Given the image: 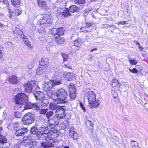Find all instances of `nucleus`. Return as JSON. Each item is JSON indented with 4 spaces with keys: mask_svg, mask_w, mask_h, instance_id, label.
<instances>
[{
    "mask_svg": "<svg viewBox=\"0 0 148 148\" xmlns=\"http://www.w3.org/2000/svg\"><path fill=\"white\" fill-rule=\"evenodd\" d=\"M13 11L17 17L19 15L22 13L21 11L18 9H16Z\"/></svg>",
    "mask_w": 148,
    "mask_h": 148,
    "instance_id": "39",
    "label": "nucleus"
},
{
    "mask_svg": "<svg viewBox=\"0 0 148 148\" xmlns=\"http://www.w3.org/2000/svg\"><path fill=\"white\" fill-rule=\"evenodd\" d=\"M78 8L75 5H73L71 6L69 8V12L70 13V15H71V13H73L75 12H77L78 11Z\"/></svg>",
    "mask_w": 148,
    "mask_h": 148,
    "instance_id": "22",
    "label": "nucleus"
},
{
    "mask_svg": "<svg viewBox=\"0 0 148 148\" xmlns=\"http://www.w3.org/2000/svg\"><path fill=\"white\" fill-rule=\"evenodd\" d=\"M139 49L140 51H142L143 49V48L140 45L139 46Z\"/></svg>",
    "mask_w": 148,
    "mask_h": 148,
    "instance_id": "64",
    "label": "nucleus"
},
{
    "mask_svg": "<svg viewBox=\"0 0 148 148\" xmlns=\"http://www.w3.org/2000/svg\"><path fill=\"white\" fill-rule=\"evenodd\" d=\"M7 143V139L5 137L3 136H0V145H1L3 147V145H5Z\"/></svg>",
    "mask_w": 148,
    "mask_h": 148,
    "instance_id": "23",
    "label": "nucleus"
},
{
    "mask_svg": "<svg viewBox=\"0 0 148 148\" xmlns=\"http://www.w3.org/2000/svg\"><path fill=\"white\" fill-rule=\"evenodd\" d=\"M8 80L10 83L13 84H16L18 82V80L17 77L14 75L10 77L8 79Z\"/></svg>",
    "mask_w": 148,
    "mask_h": 148,
    "instance_id": "20",
    "label": "nucleus"
},
{
    "mask_svg": "<svg viewBox=\"0 0 148 148\" xmlns=\"http://www.w3.org/2000/svg\"><path fill=\"white\" fill-rule=\"evenodd\" d=\"M24 145L28 147V148H34L35 147L32 145V142H25Z\"/></svg>",
    "mask_w": 148,
    "mask_h": 148,
    "instance_id": "36",
    "label": "nucleus"
},
{
    "mask_svg": "<svg viewBox=\"0 0 148 148\" xmlns=\"http://www.w3.org/2000/svg\"><path fill=\"white\" fill-rule=\"evenodd\" d=\"M80 106L81 107L82 109L83 110L84 112H86V109H85V107H84V106L83 104L81 102L80 103Z\"/></svg>",
    "mask_w": 148,
    "mask_h": 148,
    "instance_id": "53",
    "label": "nucleus"
},
{
    "mask_svg": "<svg viewBox=\"0 0 148 148\" xmlns=\"http://www.w3.org/2000/svg\"><path fill=\"white\" fill-rule=\"evenodd\" d=\"M48 123L49 126L51 127H53L58 124V120L55 118L49 120Z\"/></svg>",
    "mask_w": 148,
    "mask_h": 148,
    "instance_id": "14",
    "label": "nucleus"
},
{
    "mask_svg": "<svg viewBox=\"0 0 148 148\" xmlns=\"http://www.w3.org/2000/svg\"><path fill=\"white\" fill-rule=\"evenodd\" d=\"M47 18V17L46 15L43 16L42 19H40V24H46Z\"/></svg>",
    "mask_w": 148,
    "mask_h": 148,
    "instance_id": "38",
    "label": "nucleus"
},
{
    "mask_svg": "<svg viewBox=\"0 0 148 148\" xmlns=\"http://www.w3.org/2000/svg\"><path fill=\"white\" fill-rule=\"evenodd\" d=\"M62 56L63 58L64 61H67L68 58V55L65 53H62Z\"/></svg>",
    "mask_w": 148,
    "mask_h": 148,
    "instance_id": "47",
    "label": "nucleus"
},
{
    "mask_svg": "<svg viewBox=\"0 0 148 148\" xmlns=\"http://www.w3.org/2000/svg\"><path fill=\"white\" fill-rule=\"evenodd\" d=\"M84 28H82V27L81 29V30L82 32H85V33H86L88 32H91V30H90L89 31H88L87 30H84V31H82L83 29H84Z\"/></svg>",
    "mask_w": 148,
    "mask_h": 148,
    "instance_id": "57",
    "label": "nucleus"
},
{
    "mask_svg": "<svg viewBox=\"0 0 148 148\" xmlns=\"http://www.w3.org/2000/svg\"><path fill=\"white\" fill-rule=\"evenodd\" d=\"M23 105H24V110L32 109L33 110H36L37 111L40 110V108L37 103H32L28 102V101L27 102L24 103Z\"/></svg>",
    "mask_w": 148,
    "mask_h": 148,
    "instance_id": "6",
    "label": "nucleus"
},
{
    "mask_svg": "<svg viewBox=\"0 0 148 148\" xmlns=\"http://www.w3.org/2000/svg\"><path fill=\"white\" fill-rule=\"evenodd\" d=\"M64 66L65 68H67L68 69H71V67L68 64H64Z\"/></svg>",
    "mask_w": 148,
    "mask_h": 148,
    "instance_id": "59",
    "label": "nucleus"
},
{
    "mask_svg": "<svg viewBox=\"0 0 148 148\" xmlns=\"http://www.w3.org/2000/svg\"><path fill=\"white\" fill-rule=\"evenodd\" d=\"M97 48H94L93 49H91L90 51L91 52H92V51H97Z\"/></svg>",
    "mask_w": 148,
    "mask_h": 148,
    "instance_id": "63",
    "label": "nucleus"
},
{
    "mask_svg": "<svg viewBox=\"0 0 148 148\" xmlns=\"http://www.w3.org/2000/svg\"><path fill=\"white\" fill-rule=\"evenodd\" d=\"M57 36L56 35L54 36L55 39V42H57L59 44H62L65 41V39L60 36Z\"/></svg>",
    "mask_w": 148,
    "mask_h": 148,
    "instance_id": "19",
    "label": "nucleus"
},
{
    "mask_svg": "<svg viewBox=\"0 0 148 148\" xmlns=\"http://www.w3.org/2000/svg\"><path fill=\"white\" fill-rule=\"evenodd\" d=\"M14 100L16 103L14 108L17 109L21 108L22 106L27 102L28 97L25 93H18L15 97Z\"/></svg>",
    "mask_w": 148,
    "mask_h": 148,
    "instance_id": "3",
    "label": "nucleus"
},
{
    "mask_svg": "<svg viewBox=\"0 0 148 148\" xmlns=\"http://www.w3.org/2000/svg\"><path fill=\"white\" fill-rule=\"evenodd\" d=\"M70 96L72 98H74L76 96V89L73 84H71L70 85L69 89Z\"/></svg>",
    "mask_w": 148,
    "mask_h": 148,
    "instance_id": "11",
    "label": "nucleus"
},
{
    "mask_svg": "<svg viewBox=\"0 0 148 148\" xmlns=\"http://www.w3.org/2000/svg\"><path fill=\"white\" fill-rule=\"evenodd\" d=\"M82 42V39L80 38H78L74 41V45L77 47H80Z\"/></svg>",
    "mask_w": 148,
    "mask_h": 148,
    "instance_id": "27",
    "label": "nucleus"
},
{
    "mask_svg": "<svg viewBox=\"0 0 148 148\" xmlns=\"http://www.w3.org/2000/svg\"><path fill=\"white\" fill-rule=\"evenodd\" d=\"M68 97L67 92L63 88L57 89L54 93L52 99L57 104L66 103Z\"/></svg>",
    "mask_w": 148,
    "mask_h": 148,
    "instance_id": "1",
    "label": "nucleus"
},
{
    "mask_svg": "<svg viewBox=\"0 0 148 148\" xmlns=\"http://www.w3.org/2000/svg\"><path fill=\"white\" fill-rule=\"evenodd\" d=\"M75 1L76 3L82 4H84L86 2L85 0H75Z\"/></svg>",
    "mask_w": 148,
    "mask_h": 148,
    "instance_id": "42",
    "label": "nucleus"
},
{
    "mask_svg": "<svg viewBox=\"0 0 148 148\" xmlns=\"http://www.w3.org/2000/svg\"><path fill=\"white\" fill-rule=\"evenodd\" d=\"M12 4L14 6L17 7L21 4L20 0H11Z\"/></svg>",
    "mask_w": 148,
    "mask_h": 148,
    "instance_id": "31",
    "label": "nucleus"
},
{
    "mask_svg": "<svg viewBox=\"0 0 148 148\" xmlns=\"http://www.w3.org/2000/svg\"><path fill=\"white\" fill-rule=\"evenodd\" d=\"M84 97L88 99L89 105L91 108H97L99 106L100 101L96 99V96L94 91H91L86 93Z\"/></svg>",
    "mask_w": 148,
    "mask_h": 148,
    "instance_id": "2",
    "label": "nucleus"
},
{
    "mask_svg": "<svg viewBox=\"0 0 148 148\" xmlns=\"http://www.w3.org/2000/svg\"><path fill=\"white\" fill-rule=\"evenodd\" d=\"M74 77V74L73 73H68L66 75V77L68 79V80H70L73 79Z\"/></svg>",
    "mask_w": 148,
    "mask_h": 148,
    "instance_id": "33",
    "label": "nucleus"
},
{
    "mask_svg": "<svg viewBox=\"0 0 148 148\" xmlns=\"http://www.w3.org/2000/svg\"><path fill=\"white\" fill-rule=\"evenodd\" d=\"M104 26L105 27V28H108L109 27H113V28L114 27H116V26H114V25L111 26L110 25H107V24L105 25Z\"/></svg>",
    "mask_w": 148,
    "mask_h": 148,
    "instance_id": "58",
    "label": "nucleus"
},
{
    "mask_svg": "<svg viewBox=\"0 0 148 148\" xmlns=\"http://www.w3.org/2000/svg\"><path fill=\"white\" fill-rule=\"evenodd\" d=\"M9 14L7 16L9 17L10 19H11L12 18H15L17 17L13 11H11L10 10H9Z\"/></svg>",
    "mask_w": 148,
    "mask_h": 148,
    "instance_id": "34",
    "label": "nucleus"
},
{
    "mask_svg": "<svg viewBox=\"0 0 148 148\" xmlns=\"http://www.w3.org/2000/svg\"><path fill=\"white\" fill-rule=\"evenodd\" d=\"M51 88H53V87L51 82H50L47 83L45 84V86L44 87V89L45 91L47 92Z\"/></svg>",
    "mask_w": 148,
    "mask_h": 148,
    "instance_id": "28",
    "label": "nucleus"
},
{
    "mask_svg": "<svg viewBox=\"0 0 148 148\" xmlns=\"http://www.w3.org/2000/svg\"><path fill=\"white\" fill-rule=\"evenodd\" d=\"M74 129L73 127H71L69 131L71 132H75V131H74Z\"/></svg>",
    "mask_w": 148,
    "mask_h": 148,
    "instance_id": "61",
    "label": "nucleus"
},
{
    "mask_svg": "<svg viewBox=\"0 0 148 148\" xmlns=\"http://www.w3.org/2000/svg\"><path fill=\"white\" fill-rule=\"evenodd\" d=\"M14 115L16 118H20L21 116V113L19 112H14Z\"/></svg>",
    "mask_w": 148,
    "mask_h": 148,
    "instance_id": "45",
    "label": "nucleus"
},
{
    "mask_svg": "<svg viewBox=\"0 0 148 148\" xmlns=\"http://www.w3.org/2000/svg\"><path fill=\"white\" fill-rule=\"evenodd\" d=\"M48 109H41L40 111V113L43 114H45L47 111Z\"/></svg>",
    "mask_w": 148,
    "mask_h": 148,
    "instance_id": "46",
    "label": "nucleus"
},
{
    "mask_svg": "<svg viewBox=\"0 0 148 148\" xmlns=\"http://www.w3.org/2000/svg\"><path fill=\"white\" fill-rule=\"evenodd\" d=\"M129 62L132 65H135L137 63V61L135 59H133L132 58H129Z\"/></svg>",
    "mask_w": 148,
    "mask_h": 148,
    "instance_id": "40",
    "label": "nucleus"
},
{
    "mask_svg": "<svg viewBox=\"0 0 148 148\" xmlns=\"http://www.w3.org/2000/svg\"><path fill=\"white\" fill-rule=\"evenodd\" d=\"M53 114V112L52 111H49L47 112L46 114V116L47 119H49L50 117L52 116Z\"/></svg>",
    "mask_w": 148,
    "mask_h": 148,
    "instance_id": "43",
    "label": "nucleus"
},
{
    "mask_svg": "<svg viewBox=\"0 0 148 148\" xmlns=\"http://www.w3.org/2000/svg\"><path fill=\"white\" fill-rule=\"evenodd\" d=\"M37 3L39 6L45 9H49V7L47 6L46 2L43 0H37Z\"/></svg>",
    "mask_w": 148,
    "mask_h": 148,
    "instance_id": "17",
    "label": "nucleus"
},
{
    "mask_svg": "<svg viewBox=\"0 0 148 148\" xmlns=\"http://www.w3.org/2000/svg\"><path fill=\"white\" fill-rule=\"evenodd\" d=\"M50 141L47 142H42L41 145V146L44 148H47L53 147V145L52 143V141L49 140Z\"/></svg>",
    "mask_w": 148,
    "mask_h": 148,
    "instance_id": "16",
    "label": "nucleus"
},
{
    "mask_svg": "<svg viewBox=\"0 0 148 148\" xmlns=\"http://www.w3.org/2000/svg\"><path fill=\"white\" fill-rule=\"evenodd\" d=\"M40 103L42 108H45L47 106V104H48V101L47 100H42V101L40 102Z\"/></svg>",
    "mask_w": 148,
    "mask_h": 148,
    "instance_id": "35",
    "label": "nucleus"
},
{
    "mask_svg": "<svg viewBox=\"0 0 148 148\" xmlns=\"http://www.w3.org/2000/svg\"><path fill=\"white\" fill-rule=\"evenodd\" d=\"M3 60V55L1 50H0V62H1Z\"/></svg>",
    "mask_w": 148,
    "mask_h": 148,
    "instance_id": "55",
    "label": "nucleus"
},
{
    "mask_svg": "<svg viewBox=\"0 0 148 148\" xmlns=\"http://www.w3.org/2000/svg\"><path fill=\"white\" fill-rule=\"evenodd\" d=\"M59 134L58 132H57L56 133H54V134L50 136L46 137L45 138V140L48 141L49 140H51L53 142V140H52V139L57 138Z\"/></svg>",
    "mask_w": 148,
    "mask_h": 148,
    "instance_id": "24",
    "label": "nucleus"
},
{
    "mask_svg": "<svg viewBox=\"0 0 148 148\" xmlns=\"http://www.w3.org/2000/svg\"><path fill=\"white\" fill-rule=\"evenodd\" d=\"M34 85L33 81H31L27 83L24 86L25 91L28 92H31Z\"/></svg>",
    "mask_w": 148,
    "mask_h": 148,
    "instance_id": "10",
    "label": "nucleus"
},
{
    "mask_svg": "<svg viewBox=\"0 0 148 148\" xmlns=\"http://www.w3.org/2000/svg\"><path fill=\"white\" fill-rule=\"evenodd\" d=\"M93 23L91 22H86L85 23L86 27H92Z\"/></svg>",
    "mask_w": 148,
    "mask_h": 148,
    "instance_id": "44",
    "label": "nucleus"
},
{
    "mask_svg": "<svg viewBox=\"0 0 148 148\" xmlns=\"http://www.w3.org/2000/svg\"><path fill=\"white\" fill-rule=\"evenodd\" d=\"M116 83H118V84L117 85V86L118 87L120 86V84H118V81L116 79H114L113 80V81L112 83V85H113V86L114 85V84Z\"/></svg>",
    "mask_w": 148,
    "mask_h": 148,
    "instance_id": "52",
    "label": "nucleus"
},
{
    "mask_svg": "<svg viewBox=\"0 0 148 148\" xmlns=\"http://www.w3.org/2000/svg\"><path fill=\"white\" fill-rule=\"evenodd\" d=\"M89 121L90 122V124L91 126H93V122H92V121H90L89 120L88 121Z\"/></svg>",
    "mask_w": 148,
    "mask_h": 148,
    "instance_id": "62",
    "label": "nucleus"
},
{
    "mask_svg": "<svg viewBox=\"0 0 148 148\" xmlns=\"http://www.w3.org/2000/svg\"><path fill=\"white\" fill-rule=\"evenodd\" d=\"M28 131L27 129L25 127H21L20 129L16 131L15 135L17 136H23L25 133L27 132Z\"/></svg>",
    "mask_w": 148,
    "mask_h": 148,
    "instance_id": "13",
    "label": "nucleus"
},
{
    "mask_svg": "<svg viewBox=\"0 0 148 148\" xmlns=\"http://www.w3.org/2000/svg\"><path fill=\"white\" fill-rule=\"evenodd\" d=\"M49 129L48 125L46 124L42 125L40 127L38 136L42 138V139L45 140V138L48 135V133L49 132Z\"/></svg>",
    "mask_w": 148,
    "mask_h": 148,
    "instance_id": "4",
    "label": "nucleus"
},
{
    "mask_svg": "<svg viewBox=\"0 0 148 148\" xmlns=\"http://www.w3.org/2000/svg\"><path fill=\"white\" fill-rule=\"evenodd\" d=\"M131 144L132 148L136 147L137 146H138V143L134 140H132L131 142Z\"/></svg>",
    "mask_w": 148,
    "mask_h": 148,
    "instance_id": "37",
    "label": "nucleus"
},
{
    "mask_svg": "<svg viewBox=\"0 0 148 148\" xmlns=\"http://www.w3.org/2000/svg\"><path fill=\"white\" fill-rule=\"evenodd\" d=\"M15 31L16 32V33L19 35L20 36V37L21 36H23L22 34H23V32L20 30L17 27H15Z\"/></svg>",
    "mask_w": 148,
    "mask_h": 148,
    "instance_id": "41",
    "label": "nucleus"
},
{
    "mask_svg": "<svg viewBox=\"0 0 148 148\" xmlns=\"http://www.w3.org/2000/svg\"><path fill=\"white\" fill-rule=\"evenodd\" d=\"M78 137V136L77 133L75 132L72 137L73 138L74 140H77Z\"/></svg>",
    "mask_w": 148,
    "mask_h": 148,
    "instance_id": "48",
    "label": "nucleus"
},
{
    "mask_svg": "<svg viewBox=\"0 0 148 148\" xmlns=\"http://www.w3.org/2000/svg\"><path fill=\"white\" fill-rule=\"evenodd\" d=\"M64 110L61 107V108L59 109L56 112V118L57 120H60L63 119L65 116Z\"/></svg>",
    "mask_w": 148,
    "mask_h": 148,
    "instance_id": "8",
    "label": "nucleus"
},
{
    "mask_svg": "<svg viewBox=\"0 0 148 148\" xmlns=\"http://www.w3.org/2000/svg\"><path fill=\"white\" fill-rule=\"evenodd\" d=\"M75 132H69V135L72 137Z\"/></svg>",
    "mask_w": 148,
    "mask_h": 148,
    "instance_id": "60",
    "label": "nucleus"
},
{
    "mask_svg": "<svg viewBox=\"0 0 148 148\" xmlns=\"http://www.w3.org/2000/svg\"><path fill=\"white\" fill-rule=\"evenodd\" d=\"M33 95L37 100H42L45 97V94L42 92L35 91Z\"/></svg>",
    "mask_w": 148,
    "mask_h": 148,
    "instance_id": "9",
    "label": "nucleus"
},
{
    "mask_svg": "<svg viewBox=\"0 0 148 148\" xmlns=\"http://www.w3.org/2000/svg\"><path fill=\"white\" fill-rule=\"evenodd\" d=\"M52 84L53 88L56 86L58 85L62 84V82L61 81L58 80H53L50 81Z\"/></svg>",
    "mask_w": 148,
    "mask_h": 148,
    "instance_id": "29",
    "label": "nucleus"
},
{
    "mask_svg": "<svg viewBox=\"0 0 148 148\" xmlns=\"http://www.w3.org/2000/svg\"><path fill=\"white\" fill-rule=\"evenodd\" d=\"M46 23L51 24L52 23V21L51 19L47 17V20H46Z\"/></svg>",
    "mask_w": 148,
    "mask_h": 148,
    "instance_id": "51",
    "label": "nucleus"
},
{
    "mask_svg": "<svg viewBox=\"0 0 148 148\" xmlns=\"http://www.w3.org/2000/svg\"><path fill=\"white\" fill-rule=\"evenodd\" d=\"M49 108L51 110H56V112L59 109L61 108V106H58L55 104L50 103L49 105Z\"/></svg>",
    "mask_w": 148,
    "mask_h": 148,
    "instance_id": "25",
    "label": "nucleus"
},
{
    "mask_svg": "<svg viewBox=\"0 0 148 148\" xmlns=\"http://www.w3.org/2000/svg\"><path fill=\"white\" fill-rule=\"evenodd\" d=\"M20 38L24 42L25 44L28 46L29 47L31 46V43L29 41L28 39L24 35H23L20 37Z\"/></svg>",
    "mask_w": 148,
    "mask_h": 148,
    "instance_id": "26",
    "label": "nucleus"
},
{
    "mask_svg": "<svg viewBox=\"0 0 148 148\" xmlns=\"http://www.w3.org/2000/svg\"><path fill=\"white\" fill-rule=\"evenodd\" d=\"M39 64L40 66H45L46 67V69L47 68L48 63V60L47 59H41L39 62Z\"/></svg>",
    "mask_w": 148,
    "mask_h": 148,
    "instance_id": "18",
    "label": "nucleus"
},
{
    "mask_svg": "<svg viewBox=\"0 0 148 148\" xmlns=\"http://www.w3.org/2000/svg\"><path fill=\"white\" fill-rule=\"evenodd\" d=\"M47 44L49 47H52L55 45V41L51 38L49 37L46 40Z\"/></svg>",
    "mask_w": 148,
    "mask_h": 148,
    "instance_id": "21",
    "label": "nucleus"
},
{
    "mask_svg": "<svg viewBox=\"0 0 148 148\" xmlns=\"http://www.w3.org/2000/svg\"><path fill=\"white\" fill-rule=\"evenodd\" d=\"M34 114L32 113L26 114L22 119L24 124L28 125L32 123L34 121Z\"/></svg>",
    "mask_w": 148,
    "mask_h": 148,
    "instance_id": "5",
    "label": "nucleus"
},
{
    "mask_svg": "<svg viewBox=\"0 0 148 148\" xmlns=\"http://www.w3.org/2000/svg\"><path fill=\"white\" fill-rule=\"evenodd\" d=\"M47 92V94L49 97L52 96V97H53L54 95H53V92L52 91L50 90Z\"/></svg>",
    "mask_w": 148,
    "mask_h": 148,
    "instance_id": "50",
    "label": "nucleus"
},
{
    "mask_svg": "<svg viewBox=\"0 0 148 148\" xmlns=\"http://www.w3.org/2000/svg\"><path fill=\"white\" fill-rule=\"evenodd\" d=\"M57 132H58L57 129L51 128L50 130H49V132L48 133L47 137L50 136L54 134V133H56Z\"/></svg>",
    "mask_w": 148,
    "mask_h": 148,
    "instance_id": "32",
    "label": "nucleus"
},
{
    "mask_svg": "<svg viewBox=\"0 0 148 148\" xmlns=\"http://www.w3.org/2000/svg\"><path fill=\"white\" fill-rule=\"evenodd\" d=\"M38 32L39 33H41V34H45L46 32L45 30V29H44V30H38Z\"/></svg>",
    "mask_w": 148,
    "mask_h": 148,
    "instance_id": "54",
    "label": "nucleus"
},
{
    "mask_svg": "<svg viewBox=\"0 0 148 148\" xmlns=\"http://www.w3.org/2000/svg\"><path fill=\"white\" fill-rule=\"evenodd\" d=\"M31 133L34 134H36L38 136L39 131L37 127H34L31 128Z\"/></svg>",
    "mask_w": 148,
    "mask_h": 148,
    "instance_id": "30",
    "label": "nucleus"
},
{
    "mask_svg": "<svg viewBox=\"0 0 148 148\" xmlns=\"http://www.w3.org/2000/svg\"><path fill=\"white\" fill-rule=\"evenodd\" d=\"M129 70L130 72L134 73H138V71L135 68H134L132 70L131 69H129Z\"/></svg>",
    "mask_w": 148,
    "mask_h": 148,
    "instance_id": "49",
    "label": "nucleus"
},
{
    "mask_svg": "<svg viewBox=\"0 0 148 148\" xmlns=\"http://www.w3.org/2000/svg\"><path fill=\"white\" fill-rule=\"evenodd\" d=\"M64 30L62 27L58 28H53L51 31V33L54 36L56 35L57 36H60L64 34Z\"/></svg>",
    "mask_w": 148,
    "mask_h": 148,
    "instance_id": "7",
    "label": "nucleus"
},
{
    "mask_svg": "<svg viewBox=\"0 0 148 148\" xmlns=\"http://www.w3.org/2000/svg\"><path fill=\"white\" fill-rule=\"evenodd\" d=\"M45 66H39L36 70V73L38 75H41L46 71L47 69Z\"/></svg>",
    "mask_w": 148,
    "mask_h": 148,
    "instance_id": "15",
    "label": "nucleus"
},
{
    "mask_svg": "<svg viewBox=\"0 0 148 148\" xmlns=\"http://www.w3.org/2000/svg\"><path fill=\"white\" fill-rule=\"evenodd\" d=\"M58 12L62 14V15L65 17H66L70 15V13L69 12V9L65 8H58Z\"/></svg>",
    "mask_w": 148,
    "mask_h": 148,
    "instance_id": "12",
    "label": "nucleus"
},
{
    "mask_svg": "<svg viewBox=\"0 0 148 148\" xmlns=\"http://www.w3.org/2000/svg\"><path fill=\"white\" fill-rule=\"evenodd\" d=\"M127 24V22L126 21H119L118 22V24H122V25H124L125 24Z\"/></svg>",
    "mask_w": 148,
    "mask_h": 148,
    "instance_id": "56",
    "label": "nucleus"
}]
</instances>
